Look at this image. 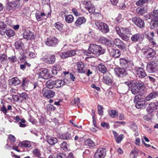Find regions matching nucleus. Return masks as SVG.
Wrapping results in <instances>:
<instances>
[{
    "mask_svg": "<svg viewBox=\"0 0 158 158\" xmlns=\"http://www.w3.org/2000/svg\"><path fill=\"white\" fill-rule=\"evenodd\" d=\"M105 52V50L101 46L94 44H91L89 47L88 51L85 50L84 53L87 56H89L92 53L98 56L104 54Z\"/></svg>",
    "mask_w": 158,
    "mask_h": 158,
    "instance_id": "nucleus-1",
    "label": "nucleus"
},
{
    "mask_svg": "<svg viewBox=\"0 0 158 158\" xmlns=\"http://www.w3.org/2000/svg\"><path fill=\"white\" fill-rule=\"evenodd\" d=\"M124 84L127 85V88L132 86L131 91L132 93L135 95L139 92L140 89L143 85V84L139 82H136L135 84L132 85L130 81L125 82Z\"/></svg>",
    "mask_w": 158,
    "mask_h": 158,
    "instance_id": "nucleus-2",
    "label": "nucleus"
},
{
    "mask_svg": "<svg viewBox=\"0 0 158 158\" xmlns=\"http://www.w3.org/2000/svg\"><path fill=\"white\" fill-rule=\"evenodd\" d=\"M95 24L98 28L102 32L106 33L109 31V28L106 24L102 22L96 21Z\"/></svg>",
    "mask_w": 158,
    "mask_h": 158,
    "instance_id": "nucleus-3",
    "label": "nucleus"
},
{
    "mask_svg": "<svg viewBox=\"0 0 158 158\" xmlns=\"http://www.w3.org/2000/svg\"><path fill=\"white\" fill-rule=\"evenodd\" d=\"M134 102L136 103L135 104L136 107L138 109L141 108L143 106H145L146 105L145 104V100L144 99H141L140 97H139V96H135L134 99Z\"/></svg>",
    "mask_w": 158,
    "mask_h": 158,
    "instance_id": "nucleus-4",
    "label": "nucleus"
},
{
    "mask_svg": "<svg viewBox=\"0 0 158 158\" xmlns=\"http://www.w3.org/2000/svg\"><path fill=\"white\" fill-rule=\"evenodd\" d=\"M147 70L150 73L156 72L158 69V66L153 61L150 62L148 63L147 66Z\"/></svg>",
    "mask_w": 158,
    "mask_h": 158,
    "instance_id": "nucleus-5",
    "label": "nucleus"
},
{
    "mask_svg": "<svg viewBox=\"0 0 158 158\" xmlns=\"http://www.w3.org/2000/svg\"><path fill=\"white\" fill-rule=\"evenodd\" d=\"M106 150L102 148H98L95 152L94 158H104L106 154Z\"/></svg>",
    "mask_w": 158,
    "mask_h": 158,
    "instance_id": "nucleus-6",
    "label": "nucleus"
},
{
    "mask_svg": "<svg viewBox=\"0 0 158 158\" xmlns=\"http://www.w3.org/2000/svg\"><path fill=\"white\" fill-rule=\"evenodd\" d=\"M132 22L136 25L142 28L144 26V23L143 20L137 17H134L132 18Z\"/></svg>",
    "mask_w": 158,
    "mask_h": 158,
    "instance_id": "nucleus-7",
    "label": "nucleus"
},
{
    "mask_svg": "<svg viewBox=\"0 0 158 158\" xmlns=\"http://www.w3.org/2000/svg\"><path fill=\"white\" fill-rule=\"evenodd\" d=\"M43 95L48 98H50L53 97L55 95V92L53 90H48L44 88L42 91Z\"/></svg>",
    "mask_w": 158,
    "mask_h": 158,
    "instance_id": "nucleus-8",
    "label": "nucleus"
},
{
    "mask_svg": "<svg viewBox=\"0 0 158 158\" xmlns=\"http://www.w3.org/2000/svg\"><path fill=\"white\" fill-rule=\"evenodd\" d=\"M114 70L115 74L119 77H123L127 74V71L124 68L118 67L115 69Z\"/></svg>",
    "mask_w": 158,
    "mask_h": 158,
    "instance_id": "nucleus-9",
    "label": "nucleus"
},
{
    "mask_svg": "<svg viewBox=\"0 0 158 158\" xmlns=\"http://www.w3.org/2000/svg\"><path fill=\"white\" fill-rule=\"evenodd\" d=\"M58 40L55 37L48 38L45 41V44L48 46H54L58 43Z\"/></svg>",
    "mask_w": 158,
    "mask_h": 158,
    "instance_id": "nucleus-10",
    "label": "nucleus"
},
{
    "mask_svg": "<svg viewBox=\"0 0 158 158\" xmlns=\"http://www.w3.org/2000/svg\"><path fill=\"white\" fill-rule=\"evenodd\" d=\"M37 74L39 75V78H41L45 79H48L51 77L48 70L47 69L42 70L38 73Z\"/></svg>",
    "mask_w": 158,
    "mask_h": 158,
    "instance_id": "nucleus-11",
    "label": "nucleus"
},
{
    "mask_svg": "<svg viewBox=\"0 0 158 158\" xmlns=\"http://www.w3.org/2000/svg\"><path fill=\"white\" fill-rule=\"evenodd\" d=\"M23 36L24 39L28 40H32L35 39L34 33L28 30H26L24 31Z\"/></svg>",
    "mask_w": 158,
    "mask_h": 158,
    "instance_id": "nucleus-12",
    "label": "nucleus"
},
{
    "mask_svg": "<svg viewBox=\"0 0 158 158\" xmlns=\"http://www.w3.org/2000/svg\"><path fill=\"white\" fill-rule=\"evenodd\" d=\"M43 61L47 64H52L54 63L56 60L55 56L53 55H51L49 56H45L43 57Z\"/></svg>",
    "mask_w": 158,
    "mask_h": 158,
    "instance_id": "nucleus-13",
    "label": "nucleus"
},
{
    "mask_svg": "<svg viewBox=\"0 0 158 158\" xmlns=\"http://www.w3.org/2000/svg\"><path fill=\"white\" fill-rule=\"evenodd\" d=\"M144 54L147 58L149 59L155 56L156 52L152 48H148L145 50Z\"/></svg>",
    "mask_w": 158,
    "mask_h": 158,
    "instance_id": "nucleus-14",
    "label": "nucleus"
},
{
    "mask_svg": "<svg viewBox=\"0 0 158 158\" xmlns=\"http://www.w3.org/2000/svg\"><path fill=\"white\" fill-rule=\"evenodd\" d=\"M135 70L136 75L139 77L144 78L147 76V74L145 70L143 68L141 67L136 68Z\"/></svg>",
    "mask_w": 158,
    "mask_h": 158,
    "instance_id": "nucleus-15",
    "label": "nucleus"
},
{
    "mask_svg": "<svg viewBox=\"0 0 158 158\" xmlns=\"http://www.w3.org/2000/svg\"><path fill=\"white\" fill-rule=\"evenodd\" d=\"M120 64L121 66L125 67H131L132 65V63L131 61L122 58L120 59Z\"/></svg>",
    "mask_w": 158,
    "mask_h": 158,
    "instance_id": "nucleus-16",
    "label": "nucleus"
},
{
    "mask_svg": "<svg viewBox=\"0 0 158 158\" xmlns=\"http://www.w3.org/2000/svg\"><path fill=\"white\" fill-rule=\"evenodd\" d=\"M50 14V12H48V14H47L46 13L41 12L36 13L35 15L36 20L39 21L43 20L44 16L48 17Z\"/></svg>",
    "mask_w": 158,
    "mask_h": 158,
    "instance_id": "nucleus-17",
    "label": "nucleus"
},
{
    "mask_svg": "<svg viewBox=\"0 0 158 158\" xmlns=\"http://www.w3.org/2000/svg\"><path fill=\"white\" fill-rule=\"evenodd\" d=\"M77 70L78 73H84L86 72V69L83 62H78L77 64Z\"/></svg>",
    "mask_w": 158,
    "mask_h": 158,
    "instance_id": "nucleus-18",
    "label": "nucleus"
},
{
    "mask_svg": "<svg viewBox=\"0 0 158 158\" xmlns=\"http://www.w3.org/2000/svg\"><path fill=\"white\" fill-rule=\"evenodd\" d=\"M144 38V35L141 33H138L133 35L131 37V40L133 42H137L141 40Z\"/></svg>",
    "mask_w": 158,
    "mask_h": 158,
    "instance_id": "nucleus-19",
    "label": "nucleus"
},
{
    "mask_svg": "<svg viewBox=\"0 0 158 158\" xmlns=\"http://www.w3.org/2000/svg\"><path fill=\"white\" fill-rule=\"evenodd\" d=\"M76 54L75 51L73 50H69L68 52H62L60 56L62 58H66L71 56H74Z\"/></svg>",
    "mask_w": 158,
    "mask_h": 158,
    "instance_id": "nucleus-20",
    "label": "nucleus"
},
{
    "mask_svg": "<svg viewBox=\"0 0 158 158\" xmlns=\"http://www.w3.org/2000/svg\"><path fill=\"white\" fill-rule=\"evenodd\" d=\"M99 41L107 46H111L113 45L112 42L104 37H100L99 39Z\"/></svg>",
    "mask_w": 158,
    "mask_h": 158,
    "instance_id": "nucleus-21",
    "label": "nucleus"
},
{
    "mask_svg": "<svg viewBox=\"0 0 158 158\" xmlns=\"http://www.w3.org/2000/svg\"><path fill=\"white\" fill-rule=\"evenodd\" d=\"M109 50L110 55L114 57L118 58L121 55V52L118 49L111 48Z\"/></svg>",
    "mask_w": 158,
    "mask_h": 158,
    "instance_id": "nucleus-22",
    "label": "nucleus"
},
{
    "mask_svg": "<svg viewBox=\"0 0 158 158\" xmlns=\"http://www.w3.org/2000/svg\"><path fill=\"white\" fill-rule=\"evenodd\" d=\"M103 82L108 85H111L112 83V79L110 75L106 74L103 77Z\"/></svg>",
    "mask_w": 158,
    "mask_h": 158,
    "instance_id": "nucleus-23",
    "label": "nucleus"
},
{
    "mask_svg": "<svg viewBox=\"0 0 158 158\" xmlns=\"http://www.w3.org/2000/svg\"><path fill=\"white\" fill-rule=\"evenodd\" d=\"M114 42L115 45L119 48L123 49L125 48V46L124 43L119 39L116 38L115 39Z\"/></svg>",
    "mask_w": 158,
    "mask_h": 158,
    "instance_id": "nucleus-24",
    "label": "nucleus"
},
{
    "mask_svg": "<svg viewBox=\"0 0 158 158\" xmlns=\"http://www.w3.org/2000/svg\"><path fill=\"white\" fill-rule=\"evenodd\" d=\"M86 22V19L83 17H78L75 22V25L77 27H80L82 24Z\"/></svg>",
    "mask_w": 158,
    "mask_h": 158,
    "instance_id": "nucleus-25",
    "label": "nucleus"
},
{
    "mask_svg": "<svg viewBox=\"0 0 158 158\" xmlns=\"http://www.w3.org/2000/svg\"><path fill=\"white\" fill-rule=\"evenodd\" d=\"M148 7L147 6L143 7H138L136 9V12L139 15H142L147 13Z\"/></svg>",
    "mask_w": 158,
    "mask_h": 158,
    "instance_id": "nucleus-26",
    "label": "nucleus"
},
{
    "mask_svg": "<svg viewBox=\"0 0 158 158\" xmlns=\"http://www.w3.org/2000/svg\"><path fill=\"white\" fill-rule=\"evenodd\" d=\"M6 24L3 21H0V34L2 35L5 34V30H7Z\"/></svg>",
    "mask_w": 158,
    "mask_h": 158,
    "instance_id": "nucleus-27",
    "label": "nucleus"
},
{
    "mask_svg": "<svg viewBox=\"0 0 158 158\" xmlns=\"http://www.w3.org/2000/svg\"><path fill=\"white\" fill-rule=\"evenodd\" d=\"M157 109L155 103H151L146 109L147 111L149 113L152 112L154 110Z\"/></svg>",
    "mask_w": 158,
    "mask_h": 158,
    "instance_id": "nucleus-28",
    "label": "nucleus"
},
{
    "mask_svg": "<svg viewBox=\"0 0 158 158\" xmlns=\"http://www.w3.org/2000/svg\"><path fill=\"white\" fill-rule=\"evenodd\" d=\"M158 96V92H153L148 94L145 98V100L149 101Z\"/></svg>",
    "mask_w": 158,
    "mask_h": 158,
    "instance_id": "nucleus-29",
    "label": "nucleus"
},
{
    "mask_svg": "<svg viewBox=\"0 0 158 158\" xmlns=\"http://www.w3.org/2000/svg\"><path fill=\"white\" fill-rule=\"evenodd\" d=\"M54 81V86L56 88H60L65 85L64 81L62 80H57Z\"/></svg>",
    "mask_w": 158,
    "mask_h": 158,
    "instance_id": "nucleus-30",
    "label": "nucleus"
},
{
    "mask_svg": "<svg viewBox=\"0 0 158 158\" xmlns=\"http://www.w3.org/2000/svg\"><path fill=\"white\" fill-rule=\"evenodd\" d=\"M20 82V81L17 77H14L10 80V85L14 86L19 85Z\"/></svg>",
    "mask_w": 158,
    "mask_h": 158,
    "instance_id": "nucleus-31",
    "label": "nucleus"
},
{
    "mask_svg": "<svg viewBox=\"0 0 158 158\" xmlns=\"http://www.w3.org/2000/svg\"><path fill=\"white\" fill-rule=\"evenodd\" d=\"M16 6L15 3L9 2L6 5V9L8 11L14 10Z\"/></svg>",
    "mask_w": 158,
    "mask_h": 158,
    "instance_id": "nucleus-32",
    "label": "nucleus"
},
{
    "mask_svg": "<svg viewBox=\"0 0 158 158\" xmlns=\"http://www.w3.org/2000/svg\"><path fill=\"white\" fill-rule=\"evenodd\" d=\"M85 145L90 148H92L95 146V144L94 142L90 139H88L85 142Z\"/></svg>",
    "mask_w": 158,
    "mask_h": 158,
    "instance_id": "nucleus-33",
    "label": "nucleus"
},
{
    "mask_svg": "<svg viewBox=\"0 0 158 158\" xmlns=\"http://www.w3.org/2000/svg\"><path fill=\"white\" fill-rule=\"evenodd\" d=\"M98 68L99 71L103 73H105L107 70L105 64L103 63L99 64Z\"/></svg>",
    "mask_w": 158,
    "mask_h": 158,
    "instance_id": "nucleus-34",
    "label": "nucleus"
},
{
    "mask_svg": "<svg viewBox=\"0 0 158 158\" xmlns=\"http://www.w3.org/2000/svg\"><path fill=\"white\" fill-rule=\"evenodd\" d=\"M47 142L51 145H54L57 142V140L55 138L48 137L47 139Z\"/></svg>",
    "mask_w": 158,
    "mask_h": 158,
    "instance_id": "nucleus-35",
    "label": "nucleus"
},
{
    "mask_svg": "<svg viewBox=\"0 0 158 158\" xmlns=\"http://www.w3.org/2000/svg\"><path fill=\"white\" fill-rule=\"evenodd\" d=\"M19 146L21 147L25 148L30 147H31V144L29 142L26 141L20 143Z\"/></svg>",
    "mask_w": 158,
    "mask_h": 158,
    "instance_id": "nucleus-36",
    "label": "nucleus"
},
{
    "mask_svg": "<svg viewBox=\"0 0 158 158\" xmlns=\"http://www.w3.org/2000/svg\"><path fill=\"white\" fill-rule=\"evenodd\" d=\"M65 20L67 23H71L73 21L74 17L73 16L71 15H65Z\"/></svg>",
    "mask_w": 158,
    "mask_h": 158,
    "instance_id": "nucleus-37",
    "label": "nucleus"
},
{
    "mask_svg": "<svg viewBox=\"0 0 158 158\" xmlns=\"http://www.w3.org/2000/svg\"><path fill=\"white\" fill-rule=\"evenodd\" d=\"M54 81L51 80H49L47 82L46 86L48 88L51 89H53L54 86Z\"/></svg>",
    "mask_w": 158,
    "mask_h": 158,
    "instance_id": "nucleus-38",
    "label": "nucleus"
},
{
    "mask_svg": "<svg viewBox=\"0 0 158 158\" xmlns=\"http://www.w3.org/2000/svg\"><path fill=\"white\" fill-rule=\"evenodd\" d=\"M5 33L9 38L14 36L15 35L14 31L11 29L6 30Z\"/></svg>",
    "mask_w": 158,
    "mask_h": 158,
    "instance_id": "nucleus-39",
    "label": "nucleus"
},
{
    "mask_svg": "<svg viewBox=\"0 0 158 158\" xmlns=\"http://www.w3.org/2000/svg\"><path fill=\"white\" fill-rule=\"evenodd\" d=\"M7 58L4 54H0V60L2 63H6L7 62Z\"/></svg>",
    "mask_w": 158,
    "mask_h": 158,
    "instance_id": "nucleus-40",
    "label": "nucleus"
},
{
    "mask_svg": "<svg viewBox=\"0 0 158 158\" xmlns=\"http://www.w3.org/2000/svg\"><path fill=\"white\" fill-rule=\"evenodd\" d=\"M60 69V68L59 65H57L56 66H54L52 69V73L54 75H56L57 71H59Z\"/></svg>",
    "mask_w": 158,
    "mask_h": 158,
    "instance_id": "nucleus-41",
    "label": "nucleus"
},
{
    "mask_svg": "<svg viewBox=\"0 0 158 158\" xmlns=\"http://www.w3.org/2000/svg\"><path fill=\"white\" fill-rule=\"evenodd\" d=\"M81 3L85 5L86 8L87 9L89 7V6L92 4L89 0H82Z\"/></svg>",
    "mask_w": 158,
    "mask_h": 158,
    "instance_id": "nucleus-42",
    "label": "nucleus"
},
{
    "mask_svg": "<svg viewBox=\"0 0 158 158\" xmlns=\"http://www.w3.org/2000/svg\"><path fill=\"white\" fill-rule=\"evenodd\" d=\"M15 48L17 49L22 48L23 44L20 41H17L15 43Z\"/></svg>",
    "mask_w": 158,
    "mask_h": 158,
    "instance_id": "nucleus-43",
    "label": "nucleus"
},
{
    "mask_svg": "<svg viewBox=\"0 0 158 158\" xmlns=\"http://www.w3.org/2000/svg\"><path fill=\"white\" fill-rule=\"evenodd\" d=\"M109 115L112 118H115L118 115V112L115 110H110L109 112Z\"/></svg>",
    "mask_w": 158,
    "mask_h": 158,
    "instance_id": "nucleus-44",
    "label": "nucleus"
},
{
    "mask_svg": "<svg viewBox=\"0 0 158 158\" xmlns=\"http://www.w3.org/2000/svg\"><path fill=\"white\" fill-rule=\"evenodd\" d=\"M54 26L59 31H61L63 29V25L60 22H56Z\"/></svg>",
    "mask_w": 158,
    "mask_h": 158,
    "instance_id": "nucleus-45",
    "label": "nucleus"
},
{
    "mask_svg": "<svg viewBox=\"0 0 158 158\" xmlns=\"http://www.w3.org/2000/svg\"><path fill=\"white\" fill-rule=\"evenodd\" d=\"M87 10L89 13L93 14L95 12V7L93 4H92L87 9Z\"/></svg>",
    "mask_w": 158,
    "mask_h": 158,
    "instance_id": "nucleus-46",
    "label": "nucleus"
},
{
    "mask_svg": "<svg viewBox=\"0 0 158 158\" xmlns=\"http://www.w3.org/2000/svg\"><path fill=\"white\" fill-rule=\"evenodd\" d=\"M122 34L123 33L124 35H128L130 34L131 32L129 29L128 28H122Z\"/></svg>",
    "mask_w": 158,
    "mask_h": 158,
    "instance_id": "nucleus-47",
    "label": "nucleus"
},
{
    "mask_svg": "<svg viewBox=\"0 0 158 158\" xmlns=\"http://www.w3.org/2000/svg\"><path fill=\"white\" fill-rule=\"evenodd\" d=\"M29 81L28 79L27 78L23 79V80L22 85L23 87L27 86L28 85Z\"/></svg>",
    "mask_w": 158,
    "mask_h": 158,
    "instance_id": "nucleus-48",
    "label": "nucleus"
},
{
    "mask_svg": "<svg viewBox=\"0 0 158 158\" xmlns=\"http://www.w3.org/2000/svg\"><path fill=\"white\" fill-rule=\"evenodd\" d=\"M158 15V9H154L153 12H152L149 15V19L151 18L152 16H155Z\"/></svg>",
    "mask_w": 158,
    "mask_h": 158,
    "instance_id": "nucleus-49",
    "label": "nucleus"
},
{
    "mask_svg": "<svg viewBox=\"0 0 158 158\" xmlns=\"http://www.w3.org/2000/svg\"><path fill=\"white\" fill-rule=\"evenodd\" d=\"M148 0H139L136 2V5L137 6L142 5L145 3L147 2Z\"/></svg>",
    "mask_w": 158,
    "mask_h": 158,
    "instance_id": "nucleus-50",
    "label": "nucleus"
},
{
    "mask_svg": "<svg viewBox=\"0 0 158 158\" xmlns=\"http://www.w3.org/2000/svg\"><path fill=\"white\" fill-rule=\"evenodd\" d=\"M61 148L64 151L68 150L67 143L65 141L63 142L61 144Z\"/></svg>",
    "mask_w": 158,
    "mask_h": 158,
    "instance_id": "nucleus-51",
    "label": "nucleus"
},
{
    "mask_svg": "<svg viewBox=\"0 0 158 158\" xmlns=\"http://www.w3.org/2000/svg\"><path fill=\"white\" fill-rule=\"evenodd\" d=\"M124 137V136L123 134H121L119 136H118L115 139L116 142L118 143H119L121 142Z\"/></svg>",
    "mask_w": 158,
    "mask_h": 158,
    "instance_id": "nucleus-52",
    "label": "nucleus"
},
{
    "mask_svg": "<svg viewBox=\"0 0 158 158\" xmlns=\"http://www.w3.org/2000/svg\"><path fill=\"white\" fill-rule=\"evenodd\" d=\"M103 106L100 105H98V114L100 115H102L103 113Z\"/></svg>",
    "mask_w": 158,
    "mask_h": 158,
    "instance_id": "nucleus-53",
    "label": "nucleus"
},
{
    "mask_svg": "<svg viewBox=\"0 0 158 158\" xmlns=\"http://www.w3.org/2000/svg\"><path fill=\"white\" fill-rule=\"evenodd\" d=\"M121 39L125 41H127L129 39V37L126 35H124L123 33L119 35Z\"/></svg>",
    "mask_w": 158,
    "mask_h": 158,
    "instance_id": "nucleus-54",
    "label": "nucleus"
},
{
    "mask_svg": "<svg viewBox=\"0 0 158 158\" xmlns=\"http://www.w3.org/2000/svg\"><path fill=\"white\" fill-rule=\"evenodd\" d=\"M71 135L69 133H67L63 135L62 138L64 139H68L71 138Z\"/></svg>",
    "mask_w": 158,
    "mask_h": 158,
    "instance_id": "nucleus-55",
    "label": "nucleus"
},
{
    "mask_svg": "<svg viewBox=\"0 0 158 158\" xmlns=\"http://www.w3.org/2000/svg\"><path fill=\"white\" fill-rule=\"evenodd\" d=\"M151 28L152 29H154L156 27L158 26V22H157V21H153V22H152L151 20Z\"/></svg>",
    "mask_w": 158,
    "mask_h": 158,
    "instance_id": "nucleus-56",
    "label": "nucleus"
},
{
    "mask_svg": "<svg viewBox=\"0 0 158 158\" xmlns=\"http://www.w3.org/2000/svg\"><path fill=\"white\" fill-rule=\"evenodd\" d=\"M8 59L12 63L17 61V58L15 56H12L8 58Z\"/></svg>",
    "mask_w": 158,
    "mask_h": 158,
    "instance_id": "nucleus-57",
    "label": "nucleus"
},
{
    "mask_svg": "<svg viewBox=\"0 0 158 158\" xmlns=\"http://www.w3.org/2000/svg\"><path fill=\"white\" fill-rule=\"evenodd\" d=\"M33 152L36 156L40 157L41 155L39 150L37 149H35L33 151Z\"/></svg>",
    "mask_w": 158,
    "mask_h": 158,
    "instance_id": "nucleus-58",
    "label": "nucleus"
},
{
    "mask_svg": "<svg viewBox=\"0 0 158 158\" xmlns=\"http://www.w3.org/2000/svg\"><path fill=\"white\" fill-rule=\"evenodd\" d=\"M66 155L65 153H60L57 154L56 157L57 158H65Z\"/></svg>",
    "mask_w": 158,
    "mask_h": 158,
    "instance_id": "nucleus-59",
    "label": "nucleus"
},
{
    "mask_svg": "<svg viewBox=\"0 0 158 158\" xmlns=\"http://www.w3.org/2000/svg\"><path fill=\"white\" fill-rule=\"evenodd\" d=\"M131 127L134 131H136L138 130L137 126L135 123L133 124L131 126Z\"/></svg>",
    "mask_w": 158,
    "mask_h": 158,
    "instance_id": "nucleus-60",
    "label": "nucleus"
},
{
    "mask_svg": "<svg viewBox=\"0 0 158 158\" xmlns=\"http://www.w3.org/2000/svg\"><path fill=\"white\" fill-rule=\"evenodd\" d=\"M115 29L117 33L119 35L122 34V29H121L118 26H116Z\"/></svg>",
    "mask_w": 158,
    "mask_h": 158,
    "instance_id": "nucleus-61",
    "label": "nucleus"
},
{
    "mask_svg": "<svg viewBox=\"0 0 158 158\" xmlns=\"http://www.w3.org/2000/svg\"><path fill=\"white\" fill-rule=\"evenodd\" d=\"M137 156V152L135 151H132L130 154V156L131 158H134Z\"/></svg>",
    "mask_w": 158,
    "mask_h": 158,
    "instance_id": "nucleus-62",
    "label": "nucleus"
},
{
    "mask_svg": "<svg viewBox=\"0 0 158 158\" xmlns=\"http://www.w3.org/2000/svg\"><path fill=\"white\" fill-rule=\"evenodd\" d=\"M77 10L75 8H73L72 10L73 14L77 16H78L80 15L79 13L78 12Z\"/></svg>",
    "mask_w": 158,
    "mask_h": 158,
    "instance_id": "nucleus-63",
    "label": "nucleus"
},
{
    "mask_svg": "<svg viewBox=\"0 0 158 158\" xmlns=\"http://www.w3.org/2000/svg\"><path fill=\"white\" fill-rule=\"evenodd\" d=\"M6 25L9 26L10 27H12L13 26V22L12 21L8 19L6 22Z\"/></svg>",
    "mask_w": 158,
    "mask_h": 158,
    "instance_id": "nucleus-64",
    "label": "nucleus"
}]
</instances>
